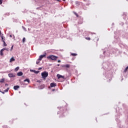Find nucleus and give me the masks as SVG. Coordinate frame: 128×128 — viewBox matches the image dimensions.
<instances>
[{
    "instance_id": "1",
    "label": "nucleus",
    "mask_w": 128,
    "mask_h": 128,
    "mask_svg": "<svg viewBox=\"0 0 128 128\" xmlns=\"http://www.w3.org/2000/svg\"><path fill=\"white\" fill-rule=\"evenodd\" d=\"M48 60H58V56H54V55H50L47 57Z\"/></svg>"
},
{
    "instance_id": "2",
    "label": "nucleus",
    "mask_w": 128,
    "mask_h": 128,
    "mask_svg": "<svg viewBox=\"0 0 128 128\" xmlns=\"http://www.w3.org/2000/svg\"><path fill=\"white\" fill-rule=\"evenodd\" d=\"M48 73L46 72H44L42 73V78H44V80H46V78H48Z\"/></svg>"
},
{
    "instance_id": "3",
    "label": "nucleus",
    "mask_w": 128,
    "mask_h": 128,
    "mask_svg": "<svg viewBox=\"0 0 128 128\" xmlns=\"http://www.w3.org/2000/svg\"><path fill=\"white\" fill-rule=\"evenodd\" d=\"M0 37H1V38H2V42H4L3 46H6L7 44L6 43V42L4 41V36L0 35Z\"/></svg>"
},
{
    "instance_id": "4",
    "label": "nucleus",
    "mask_w": 128,
    "mask_h": 128,
    "mask_svg": "<svg viewBox=\"0 0 128 128\" xmlns=\"http://www.w3.org/2000/svg\"><path fill=\"white\" fill-rule=\"evenodd\" d=\"M46 53H44V54L40 56L38 58V60H42L44 58H46Z\"/></svg>"
},
{
    "instance_id": "5",
    "label": "nucleus",
    "mask_w": 128,
    "mask_h": 128,
    "mask_svg": "<svg viewBox=\"0 0 128 128\" xmlns=\"http://www.w3.org/2000/svg\"><path fill=\"white\" fill-rule=\"evenodd\" d=\"M58 78L60 79V78H63V80H64V76H62L60 74H58L56 76Z\"/></svg>"
},
{
    "instance_id": "6",
    "label": "nucleus",
    "mask_w": 128,
    "mask_h": 128,
    "mask_svg": "<svg viewBox=\"0 0 128 128\" xmlns=\"http://www.w3.org/2000/svg\"><path fill=\"white\" fill-rule=\"evenodd\" d=\"M50 88H54L55 86H56V84L52 82L50 84Z\"/></svg>"
},
{
    "instance_id": "7",
    "label": "nucleus",
    "mask_w": 128,
    "mask_h": 128,
    "mask_svg": "<svg viewBox=\"0 0 128 128\" xmlns=\"http://www.w3.org/2000/svg\"><path fill=\"white\" fill-rule=\"evenodd\" d=\"M8 76L9 78H14V76H16L12 73H10Z\"/></svg>"
},
{
    "instance_id": "8",
    "label": "nucleus",
    "mask_w": 128,
    "mask_h": 128,
    "mask_svg": "<svg viewBox=\"0 0 128 128\" xmlns=\"http://www.w3.org/2000/svg\"><path fill=\"white\" fill-rule=\"evenodd\" d=\"M22 74H23V73H22V72H18L17 74V76H22Z\"/></svg>"
},
{
    "instance_id": "9",
    "label": "nucleus",
    "mask_w": 128,
    "mask_h": 128,
    "mask_svg": "<svg viewBox=\"0 0 128 128\" xmlns=\"http://www.w3.org/2000/svg\"><path fill=\"white\" fill-rule=\"evenodd\" d=\"M4 49H2L0 51V55L2 56H4Z\"/></svg>"
},
{
    "instance_id": "10",
    "label": "nucleus",
    "mask_w": 128,
    "mask_h": 128,
    "mask_svg": "<svg viewBox=\"0 0 128 128\" xmlns=\"http://www.w3.org/2000/svg\"><path fill=\"white\" fill-rule=\"evenodd\" d=\"M14 60H16V59H14V57H12L10 60V62H14Z\"/></svg>"
},
{
    "instance_id": "11",
    "label": "nucleus",
    "mask_w": 128,
    "mask_h": 128,
    "mask_svg": "<svg viewBox=\"0 0 128 128\" xmlns=\"http://www.w3.org/2000/svg\"><path fill=\"white\" fill-rule=\"evenodd\" d=\"M14 88L15 90H18V88H20V86H14Z\"/></svg>"
},
{
    "instance_id": "12",
    "label": "nucleus",
    "mask_w": 128,
    "mask_h": 128,
    "mask_svg": "<svg viewBox=\"0 0 128 128\" xmlns=\"http://www.w3.org/2000/svg\"><path fill=\"white\" fill-rule=\"evenodd\" d=\"M20 70V67L18 66L14 69V72H18Z\"/></svg>"
},
{
    "instance_id": "13",
    "label": "nucleus",
    "mask_w": 128,
    "mask_h": 128,
    "mask_svg": "<svg viewBox=\"0 0 128 128\" xmlns=\"http://www.w3.org/2000/svg\"><path fill=\"white\" fill-rule=\"evenodd\" d=\"M24 82H28V84H30V79L26 78V80H24Z\"/></svg>"
},
{
    "instance_id": "14",
    "label": "nucleus",
    "mask_w": 128,
    "mask_h": 128,
    "mask_svg": "<svg viewBox=\"0 0 128 128\" xmlns=\"http://www.w3.org/2000/svg\"><path fill=\"white\" fill-rule=\"evenodd\" d=\"M64 66V68H70V64L64 65V66Z\"/></svg>"
},
{
    "instance_id": "15",
    "label": "nucleus",
    "mask_w": 128,
    "mask_h": 128,
    "mask_svg": "<svg viewBox=\"0 0 128 128\" xmlns=\"http://www.w3.org/2000/svg\"><path fill=\"white\" fill-rule=\"evenodd\" d=\"M128 66L125 68L124 72H128Z\"/></svg>"
},
{
    "instance_id": "16",
    "label": "nucleus",
    "mask_w": 128,
    "mask_h": 128,
    "mask_svg": "<svg viewBox=\"0 0 128 128\" xmlns=\"http://www.w3.org/2000/svg\"><path fill=\"white\" fill-rule=\"evenodd\" d=\"M71 56H78V54H76L72 53L71 54Z\"/></svg>"
},
{
    "instance_id": "17",
    "label": "nucleus",
    "mask_w": 128,
    "mask_h": 128,
    "mask_svg": "<svg viewBox=\"0 0 128 128\" xmlns=\"http://www.w3.org/2000/svg\"><path fill=\"white\" fill-rule=\"evenodd\" d=\"M4 82V78L0 79V82Z\"/></svg>"
},
{
    "instance_id": "18",
    "label": "nucleus",
    "mask_w": 128,
    "mask_h": 128,
    "mask_svg": "<svg viewBox=\"0 0 128 128\" xmlns=\"http://www.w3.org/2000/svg\"><path fill=\"white\" fill-rule=\"evenodd\" d=\"M2 50H7V52H8V48H2Z\"/></svg>"
},
{
    "instance_id": "19",
    "label": "nucleus",
    "mask_w": 128,
    "mask_h": 128,
    "mask_svg": "<svg viewBox=\"0 0 128 128\" xmlns=\"http://www.w3.org/2000/svg\"><path fill=\"white\" fill-rule=\"evenodd\" d=\"M86 40H90V38L86 37Z\"/></svg>"
},
{
    "instance_id": "20",
    "label": "nucleus",
    "mask_w": 128,
    "mask_h": 128,
    "mask_svg": "<svg viewBox=\"0 0 128 128\" xmlns=\"http://www.w3.org/2000/svg\"><path fill=\"white\" fill-rule=\"evenodd\" d=\"M8 90H10L9 88H8L7 89H6V90H4V92H8Z\"/></svg>"
},
{
    "instance_id": "21",
    "label": "nucleus",
    "mask_w": 128,
    "mask_h": 128,
    "mask_svg": "<svg viewBox=\"0 0 128 128\" xmlns=\"http://www.w3.org/2000/svg\"><path fill=\"white\" fill-rule=\"evenodd\" d=\"M40 60H38H38L36 61V64H40Z\"/></svg>"
},
{
    "instance_id": "22",
    "label": "nucleus",
    "mask_w": 128,
    "mask_h": 128,
    "mask_svg": "<svg viewBox=\"0 0 128 128\" xmlns=\"http://www.w3.org/2000/svg\"><path fill=\"white\" fill-rule=\"evenodd\" d=\"M26 42V38H23V39H22V42Z\"/></svg>"
},
{
    "instance_id": "23",
    "label": "nucleus",
    "mask_w": 128,
    "mask_h": 128,
    "mask_svg": "<svg viewBox=\"0 0 128 128\" xmlns=\"http://www.w3.org/2000/svg\"><path fill=\"white\" fill-rule=\"evenodd\" d=\"M13 48H14V45H13V46H12V48H11V50H10L12 51V50H13Z\"/></svg>"
},
{
    "instance_id": "24",
    "label": "nucleus",
    "mask_w": 128,
    "mask_h": 128,
    "mask_svg": "<svg viewBox=\"0 0 128 128\" xmlns=\"http://www.w3.org/2000/svg\"><path fill=\"white\" fill-rule=\"evenodd\" d=\"M2 4V0H0V4Z\"/></svg>"
},
{
    "instance_id": "25",
    "label": "nucleus",
    "mask_w": 128,
    "mask_h": 128,
    "mask_svg": "<svg viewBox=\"0 0 128 128\" xmlns=\"http://www.w3.org/2000/svg\"><path fill=\"white\" fill-rule=\"evenodd\" d=\"M58 62H60V60H58Z\"/></svg>"
},
{
    "instance_id": "26",
    "label": "nucleus",
    "mask_w": 128,
    "mask_h": 128,
    "mask_svg": "<svg viewBox=\"0 0 128 128\" xmlns=\"http://www.w3.org/2000/svg\"><path fill=\"white\" fill-rule=\"evenodd\" d=\"M76 14L78 17V14Z\"/></svg>"
},
{
    "instance_id": "27",
    "label": "nucleus",
    "mask_w": 128,
    "mask_h": 128,
    "mask_svg": "<svg viewBox=\"0 0 128 128\" xmlns=\"http://www.w3.org/2000/svg\"><path fill=\"white\" fill-rule=\"evenodd\" d=\"M38 70H42V68H38Z\"/></svg>"
},
{
    "instance_id": "28",
    "label": "nucleus",
    "mask_w": 128,
    "mask_h": 128,
    "mask_svg": "<svg viewBox=\"0 0 128 128\" xmlns=\"http://www.w3.org/2000/svg\"><path fill=\"white\" fill-rule=\"evenodd\" d=\"M10 38H12V35H10Z\"/></svg>"
},
{
    "instance_id": "29",
    "label": "nucleus",
    "mask_w": 128,
    "mask_h": 128,
    "mask_svg": "<svg viewBox=\"0 0 128 128\" xmlns=\"http://www.w3.org/2000/svg\"><path fill=\"white\" fill-rule=\"evenodd\" d=\"M38 71H37V72H36V74H38Z\"/></svg>"
},
{
    "instance_id": "30",
    "label": "nucleus",
    "mask_w": 128,
    "mask_h": 128,
    "mask_svg": "<svg viewBox=\"0 0 128 128\" xmlns=\"http://www.w3.org/2000/svg\"><path fill=\"white\" fill-rule=\"evenodd\" d=\"M53 90V92H54V90Z\"/></svg>"
},
{
    "instance_id": "31",
    "label": "nucleus",
    "mask_w": 128,
    "mask_h": 128,
    "mask_svg": "<svg viewBox=\"0 0 128 128\" xmlns=\"http://www.w3.org/2000/svg\"><path fill=\"white\" fill-rule=\"evenodd\" d=\"M2 34V33L0 32V34Z\"/></svg>"
},
{
    "instance_id": "32",
    "label": "nucleus",
    "mask_w": 128,
    "mask_h": 128,
    "mask_svg": "<svg viewBox=\"0 0 128 128\" xmlns=\"http://www.w3.org/2000/svg\"><path fill=\"white\" fill-rule=\"evenodd\" d=\"M58 66H60V64H58Z\"/></svg>"
}]
</instances>
